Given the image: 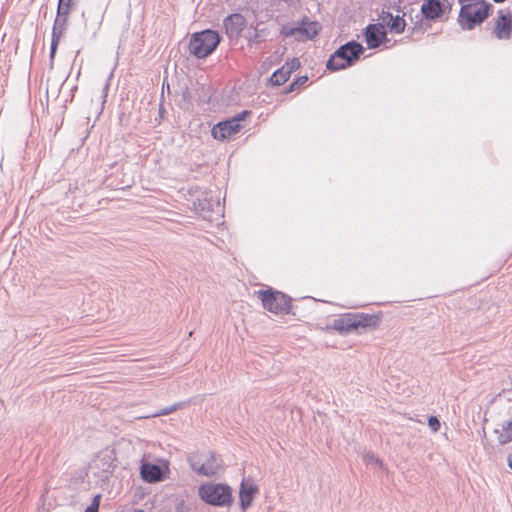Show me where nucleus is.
I'll return each mask as SVG.
<instances>
[{
  "instance_id": "nucleus-28",
  "label": "nucleus",
  "mask_w": 512,
  "mask_h": 512,
  "mask_svg": "<svg viewBox=\"0 0 512 512\" xmlns=\"http://www.w3.org/2000/svg\"><path fill=\"white\" fill-rule=\"evenodd\" d=\"M72 0H59L57 9L70 11V5Z\"/></svg>"
},
{
  "instance_id": "nucleus-17",
  "label": "nucleus",
  "mask_w": 512,
  "mask_h": 512,
  "mask_svg": "<svg viewBox=\"0 0 512 512\" xmlns=\"http://www.w3.org/2000/svg\"><path fill=\"white\" fill-rule=\"evenodd\" d=\"M140 473L142 478L149 483H156L162 480V470L156 464L143 463Z\"/></svg>"
},
{
  "instance_id": "nucleus-23",
  "label": "nucleus",
  "mask_w": 512,
  "mask_h": 512,
  "mask_svg": "<svg viewBox=\"0 0 512 512\" xmlns=\"http://www.w3.org/2000/svg\"><path fill=\"white\" fill-rule=\"evenodd\" d=\"M290 76V73H288V70H286L283 66L276 70L272 76L270 77V82L272 85H282L285 83Z\"/></svg>"
},
{
  "instance_id": "nucleus-19",
  "label": "nucleus",
  "mask_w": 512,
  "mask_h": 512,
  "mask_svg": "<svg viewBox=\"0 0 512 512\" xmlns=\"http://www.w3.org/2000/svg\"><path fill=\"white\" fill-rule=\"evenodd\" d=\"M332 328L340 334H347L352 330V315L343 314L333 320Z\"/></svg>"
},
{
  "instance_id": "nucleus-15",
  "label": "nucleus",
  "mask_w": 512,
  "mask_h": 512,
  "mask_svg": "<svg viewBox=\"0 0 512 512\" xmlns=\"http://www.w3.org/2000/svg\"><path fill=\"white\" fill-rule=\"evenodd\" d=\"M258 492L257 486L250 479H243L241 482L239 497L242 509H247Z\"/></svg>"
},
{
  "instance_id": "nucleus-18",
  "label": "nucleus",
  "mask_w": 512,
  "mask_h": 512,
  "mask_svg": "<svg viewBox=\"0 0 512 512\" xmlns=\"http://www.w3.org/2000/svg\"><path fill=\"white\" fill-rule=\"evenodd\" d=\"M497 440L499 444L505 445L512 441V417L507 420H503L499 427L495 429Z\"/></svg>"
},
{
  "instance_id": "nucleus-5",
  "label": "nucleus",
  "mask_w": 512,
  "mask_h": 512,
  "mask_svg": "<svg viewBox=\"0 0 512 512\" xmlns=\"http://www.w3.org/2000/svg\"><path fill=\"white\" fill-rule=\"evenodd\" d=\"M261 300L263 307L274 314L288 313L291 307V300L284 293L272 289L259 290L255 292Z\"/></svg>"
},
{
  "instance_id": "nucleus-4",
  "label": "nucleus",
  "mask_w": 512,
  "mask_h": 512,
  "mask_svg": "<svg viewBox=\"0 0 512 512\" xmlns=\"http://www.w3.org/2000/svg\"><path fill=\"white\" fill-rule=\"evenodd\" d=\"M199 496L206 503L213 506H229L232 503V491L228 485L220 483H206L200 486Z\"/></svg>"
},
{
  "instance_id": "nucleus-24",
  "label": "nucleus",
  "mask_w": 512,
  "mask_h": 512,
  "mask_svg": "<svg viewBox=\"0 0 512 512\" xmlns=\"http://www.w3.org/2000/svg\"><path fill=\"white\" fill-rule=\"evenodd\" d=\"M288 73L291 74L292 71L297 70L300 67V61L297 58H293L288 61L284 66Z\"/></svg>"
},
{
  "instance_id": "nucleus-2",
  "label": "nucleus",
  "mask_w": 512,
  "mask_h": 512,
  "mask_svg": "<svg viewBox=\"0 0 512 512\" xmlns=\"http://www.w3.org/2000/svg\"><path fill=\"white\" fill-rule=\"evenodd\" d=\"M320 24L303 17L295 24H282L280 34L283 38H294L297 41L312 40L320 31Z\"/></svg>"
},
{
  "instance_id": "nucleus-26",
  "label": "nucleus",
  "mask_w": 512,
  "mask_h": 512,
  "mask_svg": "<svg viewBox=\"0 0 512 512\" xmlns=\"http://www.w3.org/2000/svg\"><path fill=\"white\" fill-rule=\"evenodd\" d=\"M365 48L358 42L354 41V62L363 55Z\"/></svg>"
},
{
  "instance_id": "nucleus-9",
  "label": "nucleus",
  "mask_w": 512,
  "mask_h": 512,
  "mask_svg": "<svg viewBox=\"0 0 512 512\" xmlns=\"http://www.w3.org/2000/svg\"><path fill=\"white\" fill-rule=\"evenodd\" d=\"M452 7L449 2L442 3L440 0H424L421 5V13L424 18L430 21L442 19L443 15L447 12L450 13Z\"/></svg>"
},
{
  "instance_id": "nucleus-34",
  "label": "nucleus",
  "mask_w": 512,
  "mask_h": 512,
  "mask_svg": "<svg viewBox=\"0 0 512 512\" xmlns=\"http://www.w3.org/2000/svg\"><path fill=\"white\" fill-rule=\"evenodd\" d=\"M391 8L395 9L397 12H400V5L399 4H396L394 3L393 5L390 6Z\"/></svg>"
},
{
  "instance_id": "nucleus-7",
  "label": "nucleus",
  "mask_w": 512,
  "mask_h": 512,
  "mask_svg": "<svg viewBox=\"0 0 512 512\" xmlns=\"http://www.w3.org/2000/svg\"><path fill=\"white\" fill-rule=\"evenodd\" d=\"M192 469L201 475L212 476L218 473L221 462L215 454L206 453L193 456L190 459Z\"/></svg>"
},
{
  "instance_id": "nucleus-3",
  "label": "nucleus",
  "mask_w": 512,
  "mask_h": 512,
  "mask_svg": "<svg viewBox=\"0 0 512 512\" xmlns=\"http://www.w3.org/2000/svg\"><path fill=\"white\" fill-rule=\"evenodd\" d=\"M220 37L217 32L204 30L192 35L189 43L190 53L197 58H204L210 55L218 46Z\"/></svg>"
},
{
  "instance_id": "nucleus-30",
  "label": "nucleus",
  "mask_w": 512,
  "mask_h": 512,
  "mask_svg": "<svg viewBox=\"0 0 512 512\" xmlns=\"http://www.w3.org/2000/svg\"><path fill=\"white\" fill-rule=\"evenodd\" d=\"M307 80H308L307 76H301V77L297 78L296 81H294L291 84L290 91H292L295 87H298V86H301V85L305 84Z\"/></svg>"
},
{
  "instance_id": "nucleus-11",
  "label": "nucleus",
  "mask_w": 512,
  "mask_h": 512,
  "mask_svg": "<svg viewBox=\"0 0 512 512\" xmlns=\"http://www.w3.org/2000/svg\"><path fill=\"white\" fill-rule=\"evenodd\" d=\"M68 14V11L57 9V16L52 30L51 57L54 56L60 38L62 37L66 29Z\"/></svg>"
},
{
  "instance_id": "nucleus-8",
  "label": "nucleus",
  "mask_w": 512,
  "mask_h": 512,
  "mask_svg": "<svg viewBox=\"0 0 512 512\" xmlns=\"http://www.w3.org/2000/svg\"><path fill=\"white\" fill-rule=\"evenodd\" d=\"M352 64V41L337 49L329 58L326 68L330 71L345 69Z\"/></svg>"
},
{
  "instance_id": "nucleus-20",
  "label": "nucleus",
  "mask_w": 512,
  "mask_h": 512,
  "mask_svg": "<svg viewBox=\"0 0 512 512\" xmlns=\"http://www.w3.org/2000/svg\"><path fill=\"white\" fill-rule=\"evenodd\" d=\"M96 468L101 469L102 472L108 473L113 467V458L111 452L105 451L99 453L93 461Z\"/></svg>"
},
{
  "instance_id": "nucleus-31",
  "label": "nucleus",
  "mask_w": 512,
  "mask_h": 512,
  "mask_svg": "<svg viewBox=\"0 0 512 512\" xmlns=\"http://www.w3.org/2000/svg\"><path fill=\"white\" fill-rule=\"evenodd\" d=\"M100 499H101V496L99 494L95 495L92 500V503L87 508L98 511L99 505H100Z\"/></svg>"
},
{
  "instance_id": "nucleus-36",
  "label": "nucleus",
  "mask_w": 512,
  "mask_h": 512,
  "mask_svg": "<svg viewBox=\"0 0 512 512\" xmlns=\"http://www.w3.org/2000/svg\"><path fill=\"white\" fill-rule=\"evenodd\" d=\"M133 512H145V511L142 509H135Z\"/></svg>"
},
{
  "instance_id": "nucleus-37",
  "label": "nucleus",
  "mask_w": 512,
  "mask_h": 512,
  "mask_svg": "<svg viewBox=\"0 0 512 512\" xmlns=\"http://www.w3.org/2000/svg\"><path fill=\"white\" fill-rule=\"evenodd\" d=\"M495 3H502L504 2L505 0H493Z\"/></svg>"
},
{
  "instance_id": "nucleus-1",
  "label": "nucleus",
  "mask_w": 512,
  "mask_h": 512,
  "mask_svg": "<svg viewBox=\"0 0 512 512\" xmlns=\"http://www.w3.org/2000/svg\"><path fill=\"white\" fill-rule=\"evenodd\" d=\"M492 10L493 5L485 2L461 4L458 23L463 30H472L483 23Z\"/></svg>"
},
{
  "instance_id": "nucleus-22",
  "label": "nucleus",
  "mask_w": 512,
  "mask_h": 512,
  "mask_svg": "<svg viewBox=\"0 0 512 512\" xmlns=\"http://www.w3.org/2000/svg\"><path fill=\"white\" fill-rule=\"evenodd\" d=\"M404 13L402 15H392V19L387 21V27L394 33H402L405 30L406 22L404 20Z\"/></svg>"
},
{
  "instance_id": "nucleus-27",
  "label": "nucleus",
  "mask_w": 512,
  "mask_h": 512,
  "mask_svg": "<svg viewBox=\"0 0 512 512\" xmlns=\"http://www.w3.org/2000/svg\"><path fill=\"white\" fill-rule=\"evenodd\" d=\"M392 13L389 11H385L384 9L379 14V20L383 22V25H387V21H390L392 19Z\"/></svg>"
},
{
  "instance_id": "nucleus-13",
  "label": "nucleus",
  "mask_w": 512,
  "mask_h": 512,
  "mask_svg": "<svg viewBox=\"0 0 512 512\" xmlns=\"http://www.w3.org/2000/svg\"><path fill=\"white\" fill-rule=\"evenodd\" d=\"M246 26L245 18L241 14H232L224 19V27L230 38H237Z\"/></svg>"
},
{
  "instance_id": "nucleus-25",
  "label": "nucleus",
  "mask_w": 512,
  "mask_h": 512,
  "mask_svg": "<svg viewBox=\"0 0 512 512\" xmlns=\"http://www.w3.org/2000/svg\"><path fill=\"white\" fill-rule=\"evenodd\" d=\"M428 425L433 432H437L441 427L440 421L436 416H430L428 418Z\"/></svg>"
},
{
  "instance_id": "nucleus-29",
  "label": "nucleus",
  "mask_w": 512,
  "mask_h": 512,
  "mask_svg": "<svg viewBox=\"0 0 512 512\" xmlns=\"http://www.w3.org/2000/svg\"><path fill=\"white\" fill-rule=\"evenodd\" d=\"M177 409V405H173L171 407H168V408H165V409H162L161 411L153 414L152 416L153 417H157V416H161V415H168L172 412H174L175 410Z\"/></svg>"
},
{
  "instance_id": "nucleus-33",
  "label": "nucleus",
  "mask_w": 512,
  "mask_h": 512,
  "mask_svg": "<svg viewBox=\"0 0 512 512\" xmlns=\"http://www.w3.org/2000/svg\"><path fill=\"white\" fill-rule=\"evenodd\" d=\"M508 466L512 469V453L508 455Z\"/></svg>"
},
{
  "instance_id": "nucleus-10",
  "label": "nucleus",
  "mask_w": 512,
  "mask_h": 512,
  "mask_svg": "<svg viewBox=\"0 0 512 512\" xmlns=\"http://www.w3.org/2000/svg\"><path fill=\"white\" fill-rule=\"evenodd\" d=\"M364 37L369 49L378 48L387 41V33L381 23L369 24L364 30Z\"/></svg>"
},
{
  "instance_id": "nucleus-32",
  "label": "nucleus",
  "mask_w": 512,
  "mask_h": 512,
  "mask_svg": "<svg viewBox=\"0 0 512 512\" xmlns=\"http://www.w3.org/2000/svg\"><path fill=\"white\" fill-rule=\"evenodd\" d=\"M366 461L368 463H376V464H379L380 466H382V462L381 460H379L378 457H376L374 454H368L366 455Z\"/></svg>"
},
{
  "instance_id": "nucleus-6",
  "label": "nucleus",
  "mask_w": 512,
  "mask_h": 512,
  "mask_svg": "<svg viewBox=\"0 0 512 512\" xmlns=\"http://www.w3.org/2000/svg\"><path fill=\"white\" fill-rule=\"evenodd\" d=\"M248 114V111H242L231 119L214 125L211 130L213 138L219 141L230 140L240 131V122L243 121Z\"/></svg>"
},
{
  "instance_id": "nucleus-12",
  "label": "nucleus",
  "mask_w": 512,
  "mask_h": 512,
  "mask_svg": "<svg viewBox=\"0 0 512 512\" xmlns=\"http://www.w3.org/2000/svg\"><path fill=\"white\" fill-rule=\"evenodd\" d=\"M512 34V20L510 15L499 11V15L495 21L492 35L499 40H507Z\"/></svg>"
},
{
  "instance_id": "nucleus-21",
  "label": "nucleus",
  "mask_w": 512,
  "mask_h": 512,
  "mask_svg": "<svg viewBox=\"0 0 512 512\" xmlns=\"http://www.w3.org/2000/svg\"><path fill=\"white\" fill-rule=\"evenodd\" d=\"M269 29L263 24H257L252 33L246 34L245 38L247 39L250 45L254 43H259L264 41L269 36Z\"/></svg>"
},
{
  "instance_id": "nucleus-35",
  "label": "nucleus",
  "mask_w": 512,
  "mask_h": 512,
  "mask_svg": "<svg viewBox=\"0 0 512 512\" xmlns=\"http://www.w3.org/2000/svg\"><path fill=\"white\" fill-rule=\"evenodd\" d=\"M85 512H98V511H95V510H93V509L86 508Z\"/></svg>"
},
{
  "instance_id": "nucleus-16",
  "label": "nucleus",
  "mask_w": 512,
  "mask_h": 512,
  "mask_svg": "<svg viewBox=\"0 0 512 512\" xmlns=\"http://www.w3.org/2000/svg\"><path fill=\"white\" fill-rule=\"evenodd\" d=\"M192 196L195 197L193 206L197 212L212 209L214 202L210 198V192L196 188L192 191Z\"/></svg>"
},
{
  "instance_id": "nucleus-14",
  "label": "nucleus",
  "mask_w": 512,
  "mask_h": 512,
  "mask_svg": "<svg viewBox=\"0 0 512 512\" xmlns=\"http://www.w3.org/2000/svg\"><path fill=\"white\" fill-rule=\"evenodd\" d=\"M381 316L379 314L354 313V331L363 329H375L379 326Z\"/></svg>"
}]
</instances>
